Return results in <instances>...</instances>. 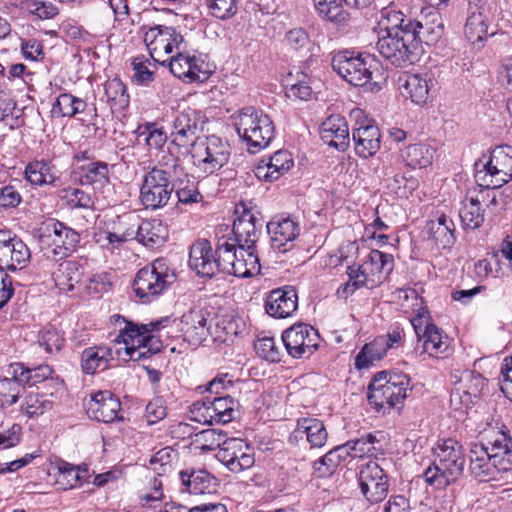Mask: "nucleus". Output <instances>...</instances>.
Returning a JSON list of instances; mask_svg holds the SVG:
<instances>
[{"mask_svg": "<svg viewBox=\"0 0 512 512\" xmlns=\"http://www.w3.org/2000/svg\"><path fill=\"white\" fill-rule=\"evenodd\" d=\"M208 14L219 20H227L237 13V0H203Z\"/></svg>", "mask_w": 512, "mask_h": 512, "instance_id": "obj_61", "label": "nucleus"}, {"mask_svg": "<svg viewBox=\"0 0 512 512\" xmlns=\"http://www.w3.org/2000/svg\"><path fill=\"white\" fill-rule=\"evenodd\" d=\"M80 242V235L64 223L50 219L45 224V232L41 236L42 248L45 255L65 258L71 255Z\"/></svg>", "mask_w": 512, "mask_h": 512, "instance_id": "obj_12", "label": "nucleus"}, {"mask_svg": "<svg viewBox=\"0 0 512 512\" xmlns=\"http://www.w3.org/2000/svg\"><path fill=\"white\" fill-rule=\"evenodd\" d=\"M410 322L418 340L422 341L423 352L434 358H445L451 353L449 337L430 321L427 307H421Z\"/></svg>", "mask_w": 512, "mask_h": 512, "instance_id": "obj_10", "label": "nucleus"}, {"mask_svg": "<svg viewBox=\"0 0 512 512\" xmlns=\"http://www.w3.org/2000/svg\"><path fill=\"white\" fill-rule=\"evenodd\" d=\"M240 138L246 144L247 150L252 153H258L266 148L274 137V130H237Z\"/></svg>", "mask_w": 512, "mask_h": 512, "instance_id": "obj_52", "label": "nucleus"}, {"mask_svg": "<svg viewBox=\"0 0 512 512\" xmlns=\"http://www.w3.org/2000/svg\"><path fill=\"white\" fill-rule=\"evenodd\" d=\"M282 342L290 356L306 358L318 349L320 336L311 325L296 323L282 333Z\"/></svg>", "mask_w": 512, "mask_h": 512, "instance_id": "obj_17", "label": "nucleus"}, {"mask_svg": "<svg viewBox=\"0 0 512 512\" xmlns=\"http://www.w3.org/2000/svg\"><path fill=\"white\" fill-rule=\"evenodd\" d=\"M267 231L271 237V247L284 253L292 247L299 236V223L290 216L278 215L267 223Z\"/></svg>", "mask_w": 512, "mask_h": 512, "instance_id": "obj_25", "label": "nucleus"}, {"mask_svg": "<svg viewBox=\"0 0 512 512\" xmlns=\"http://www.w3.org/2000/svg\"><path fill=\"white\" fill-rule=\"evenodd\" d=\"M79 177L82 185L101 188L109 181V169L105 162H93L80 168Z\"/></svg>", "mask_w": 512, "mask_h": 512, "instance_id": "obj_47", "label": "nucleus"}, {"mask_svg": "<svg viewBox=\"0 0 512 512\" xmlns=\"http://www.w3.org/2000/svg\"><path fill=\"white\" fill-rule=\"evenodd\" d=\"M308 76L304 73L297 72V79L293 81V74L289 73L286 77V95L289 98H295L307 101L311 98L313 91L308 83Z\"/></svg>", "mask_w": 512, "mask_h": 512, "instance_id": "obj_56", "label": "nucleus"}, {"mask_svg": "<svg viewBox=\"0 0 512 512\" xmlns=\"http://www.w3.org/2000/svg\"><path fill=\"white\" fill-rule=\"evenodd\" d=\"M207 313L202 309H191L184 313L180 319L170 320L165 318L158 322H151V329L147 325H138L123 318L125 326L120 329L115 338V353L124 360L140 361L160 352L162 342L160 337L163 332L168 336L173 328L181 332L184 341L191 345H199L209 335L207 325Z\"/></svg>", "mask_w": 512, "mask_h": 512, "instance_id": "obj_1", "label": "nucleus"}, {"mask_svg": "<svg viewBox=\"0 0 512 512\" xmlns=\"http://www.w3.org/2000/svg\"><path fill=\"white\" fill-rule=\"evenodd\" d=\"M25 176L33 185L52 184L56 179L49 164L43 161L30 163L26 167Z\"/></svg>", "mask_w": 512, "mask_h": 512, "instance_id": "obj_57", "label": "nucleus"}, {"mask_svg": "<svg viewBox=\"0 0 512 512\" xmlns=\"http://www.w3.org/2000/svg\"><path fill=\"white\" fill-rule=\"evenodd\" d=\"M340 452H346L344 445L335 447L314 463V469L319 477L330 475L336 470L342 462Z\"/></svg>", "mask_w": 512, "mask_h": 512, "instance_id": "obj_60", "label": "nucleus"}, {"mask_svg": "<svg viewBox=\"0 0 512 512\" xmlns=\"http://www.w3.org/2000/svg\"><path fill=\"white\" fill-rule=\"evenodd\" d=\"M399 92L405 99L416 105H424L430 99L432 79L420 74H406L399 77Z\"/></svg>", "mask_w": 512, "mask_h": 512, "instance_id": "obj_31", "label": "nucleus"}, {"mask_svg": "<svg viewBox=\"0 0 512 512\" xmlns=\"http://www.w3.org/2000/svg\"><path fill=\"white\" fill-rule=\"evenodd\" d=\"M86 102L81 98L75 97L69 93L60 94L52 106V113L56 116H74L84 111Z\"/></svg>", "mask_w": 512, "mask_h": 512, "instance_id": "obj_51", "label": "nucleus"}, {"mask_svg": "<svg viewBox=\"0 0 512 512\" xmlns=\"http://www.w3.org/2000/svg\"><path fill=\"white\" fill-rule=\"evenodd\" d=\"M120 401L110 391H98L87 403L90 418L103 423H112L120 419Z\"/></svg>", "mask_w": 512, "mask_h": 512, "instance_id": "obj_29", "label": "nucleus"}, {"mask_svg": "<svg viewBox=\"0 0 512 512\" xmlns=\"http://www.w3.org/2000/svg\"><path fill=\"white\" fill-rule=\"evenodd\" d=\"M53 402L45 395L30 393L21 403V411L29 418H34L43 415L51 410Z\"/></svg>", "mask_w": 512, "mask_h": 512, "instance_id": "obj_55", "label": "nucleus"}, {"mask_svg": "<svg viewBox=\"0 0 512 512\" xmlns=\"http://www.w3.org/2000/svg\"><path fill=\"white\" fill-rule=\"evenodd\" d=\"M182 486L190 494H204L210 490L214 478L205 470L181 471Z\"/></svg>", "mask_w": 512, "mask_h": 512, "instance_id": "obj_43", "label": "nucleus"}, {"mask_svg": "<svg viewBox=\"0 0 512 512\" xmlns=\"http://www.w3.org/2000/svg\"><path fill=\"white\" fill-rule=\"evenodd\" d=\"M485 448L504 478L512 472V437L506 431H491Z\"/></svg>", "mask_w": 512, "mask_h": 512, "instance_id": "obj_28", "label": "nucleus"}, {"mask_svg": "<svg viewBox=\"0 0 512 512\" xmlns=\"http://www.w3.org/2000/svg\"><path fill=\"white\" fill-rule=\"evenodd\" d=\"M168 66L175 77L187 83L204 82L212 73L210 64L202 55L184 54L181 50H177V55L170 58Z\"/></svg>", "mask_w": 512, "mask_h": 512, "instance_id": "obj_19", "label": "nucleus"}, {"mask_svg": "<svg viewBox=\"0 0 512 512\" xmlns=\"http://www.w3.org/2000/svg\"><path fill=\"white\" fill-rule=\"evenodd\" d=\"M483 193L475 188L467 191L460 203L459 217L464 229H477L484 222Z\"/></svg>", "mask_w": 512, "mask_h": 512, "instance_id": "obj_33", "label": "nucleus"}, {"mask_svg": "<svg viewBox=\"0 0 512 512\" xmlns=\"http://www.w3.org/2000/svg\"><path fill=\"white\" fill-rule=\"evenodd\" d=\"M236 213H240V215L233 223L234 241L238 247H256L255 244L262 229L261 219L251 210H248L245 205L238 206Z\"/></svg>", "mask_w": 512, "mask_h": 512, "instance_id": "obj_23", "label": "nucleus"}, {"mask_svg": "<svg viewBox=\"0 0 512 512\" xmlns=\"http://www.w3.org/2000/svg\"><path fill=\"white\" fill-rule=\"evenodd\" d=\"M32 371L21 363L11 364L7 376L0 379V402L2 406L16 403L25 384H30Z\"/></svg>", "mask_w": 512, "mask_h": 512, "instance_id": "obj_24", "label": "nucleus"}, {"mask_svg": "<svg viewBox=\"0 0 512 512\" xmlns=\"http://www.w3.org/2000/svg\"><path fill=\"white\" fill-rule=\"evenodd\" d=\"M387 352V343L379 337L364 345L355 359V366L358 369L368 368L374 361L384 357Z\"/></svg>", "mask_w": 512, "mask_h": 512, "instance_id": "obj_48", "label": "nucleus"}, {"mask_svg": "<svg viewBox=\"0 0 512 512\" xmlns=\"http://www.w3.org/2000/svg\"><path fill=\"white\" fill-rule=\"evenodd\" d=\"M469 470L481 482L501 481L504 477L493 463L491 455L483 444L473 443L469 450Z\"/></svg>", "mask_w": 512, "mask_h": 512, "instance_id": "obj_27", "label": "nucleus"}, {"mask_svg": "<svg viewBox=\"0 0 512 512\" xmlns=\"http://www.w3.org/2000/svg\"><path fill=\"white\" fill-rule=\"evenodd\" d=\"M65 342L64 333L54 325L45 326L38 334V344L46 353L59 352Z\"/></svg>", "mask_w": 512, "mask_h": 512, "instance_id": "obj_54", "label": "nucleus"}, {"mask_svg": "<svg viewBox=\"0 0 512 512\" xmlns=\"http://www.w3.org/2000/svg\"><path fill=\"white\" fill-rule=\"evenodd\" d=\"M360 489L370 503L382 501L388 493V480L383 469L374 461L364 465L359 473Z\"/></svg>", "mask_w": 512, "mask_h": 512, "instance_id": "obj_22", "label": "nucleus"}, {"mask_svg": "<svg viewBox=\"0 0 512 512\" xmlns=\"http://www.w3.org/2000/svg\"><path fill=\"white\" fill-rule=\"evenodd\" d=\"M318 15L338 26L347 25L351 15L345 9L348 0H313Z\"/></svg>", "mask_w": 512, "mask_h": 512, "instance_id": "obj_39", "label": "nucleus"}, {"mask_svg": "<svg viewBox=\"0 0 512 512\" xmlns=\"http://www.w3.org/2000/svg\"><path fill=\"white\" fill-rule=\"evenodd\" d=\"M108 224L124 243L137 239L139 217L134 213L119 216Z\"/></svg>", "mask_w": 512, "mask_h": 512, "instance_id": "obj_49", "label": "nucleus"}, {"mask_svg": "<svg viewBox=\"0 0 512 512\" xmlns=\"http://www.w3.org/2000/svg\"><path fill=\"white\" fill-rule=\"evenodd\" d=\"M237 334L236 324L230 318L217 317L214 325L209 324V335L215 341L226 342Z\"/></svg>", "mask_w": 512, "mask_h": 512, "instance_id": "obj_62", "label": "nucleus"}, {"mask_svg": "<svg viewBox=\"0 0 512 512\" xmlns=\"http://www.w3.org/2000/svg\"><path fill=\"white\" fill-rule=\"evenodd\" d=\"M409 390L410 379L407 375L382 371L369 384L367 398L377 412L387 413L407 397Z\"/></svg>", "mask_w": 512, "mask_h": 512, "instance_id": "obj_4", "label": "nucleus"}, {"mask_svg": "<svg viewBox=\"0 0 512 512\" xmlns=\"http://www.w3.org/2000/svg\"><path fill=\"white\" fill-rule=\"evenodd\" d=\"M298 308V296L291 286H285L270 292L265 309L274 318H287Z\"/></svg>", "mask_w": 512, "mask_h": 512, "instance_id": "obj_30", "label": "nucleus"}, {"mask_svg": "<svg viewBox=\"0 0 512 512\" xmlns=\"http://www.w3.org/2000/svg\"><path fill=\"white\" fill-rule=\"evenodd\" d=\"M83 276L84 266L75 260L61 262L52 274L56 287L62 292L73 291L81 283Z\"/></svg>", "mask_w": 512, "mask_h": 512, "instance_id": "obj_35", "label": "nucleus"}, {"mask_svg": "<svg viewBox=\"0 0 512 512\" xmlns=\"http://www.w3.org/2000/svg\"><path fill=\"white\" fill-rule=\"evenodd\" d=\"M407 31L381 34L376 43L379 54L395 67H407L415 63L421 54L420 36L414 27L418 24H408Z\"/></svg>", "mask_w": 512, "mask_h": 512, "instance_id": "obj_3", "label": "nucleus"}, {"mask_svg": "<svg viewBox=\"0 0 512 512\" xmlns=\"http://www.w3.org/2000/svg\"><path fill=\"white\" fill-rule=\"evenodd\" d=\"M453 388L450 401L455 408H466L474 404V400L481 394L485 385L484 378L474 371L464 370L451 375Z\"/></svg>", "mask_w": 512, "mask_h": 512, "instance_id": "obj_18", "label": "nucleus"}, {"mask_svg": "<svg viewBox=\"0 0 512 512\" xmlns=\"http://www.w3.org/2000/svg\"><path fill=\"white\" fill-rule=\"evenodd\" d=\"M432 452L433 461L424 470L423 478L435 489H444L463 474L466 464L465 450L460 442L448 438L437 441Z\"/></svg>", "mask_w": 512, "mask_h": 512, "instance_id": "obj_2", "label": "nucleus"}, {"mask_svg": "<svg viewBox=\"0 0 512 512\" xmlns=\"http://www.w3.org/2000/svg\"><path fill=\"white\" fill-rule=\"evenodd\" d=\"M88 476L87 467L73 466L67 462L58 465L56 484L63 490L78 487Z\"/></svg>", "mask_w": 512, "mask_h": 512, "instance_id": "obj_45", "label": "nucleus"}, {"mask_svg": "<svg viewBox=\"0 0 512 512\" xmlns=\"http://www.w3.org/2000/svg\"><path fill=\"white\" fill-rule=\"evenodd\" d=\"M191 154L194 164L204 173L212 174L224 166L229 159L228 144L216 136L197 139Z\"/></svg>", "mask_w": 512, "mask_h": 512, "instance_id": "obj_15", "label": "nucleus"}, {"mask_svg": "<svg viewBox=\"0 0 512 512\" xmlns=\"http://www.w3.org/2000/svg\"><path fill=\"white\" fill-rule=\"evenodd\" d=\"M151 62L145 56H137L132 61L133 75L132 81L148 86L154 79V71L150 69Z\"/></svg>", "mask_w": 512, "mask_h": 512, "instance_id": "obj_63", "label": "nucleus"}, {"mask_svg": "<svg viewBox=\"0 0 512 512\" xmlns=\"http://www.w3.org/2000/svg\"><path fill=\"white\" fill-rule=\"evenodd\" d=\"M256 353L270 362H278L281 359V350L273 337L264 336L255 342Z\"/></svg>", "mask_w": 512, "mask_h": 512, "instance_id": "obj_64", "label": "nucleus"}, {"mask_svg": "<svg viewBox=\"0 0 512 512\" xmlns=\"http://www.w3.org/2000/svg\"><path fill=\"white\" fill-rule=\"evenodd\" d=\"M435 150L426 144H415L407 147L403 155L407 165L412 168H425L432 164Z\"/></svg>", "mask_w": 512, "mask_h": 512, "instance_id": "obj_50", "label": "nucleus"}, {"mask_svg": "<svg viewBox=\"0 0 512 512\" xmlns=\"http://www.w3.org/2000/svg\"><path fill=\"white\" fill-rule=\"evenodd\" d=\"M28 246L10 230H0V269L22 270L30 262Z\"/></svg>", "mask_w": 512, "mask_h": 512, "instance_id": "obj_20", "label": "nucleus"}, {"mask_svg": "<svg viewBox=\"0 0 512 512\" xmlns=\"http://www.w3.org/2000/svg\"><path fill=\"white\" fill-rule=\"evenodd\" d=\"M380 137L379 130H353L357 154L363 158L373 156L380 148Z\"/></svg>", "mask_w": 512, "mask_h": 512, "instance_id": "obj_46", "label": "nucleus"}, {"mask_svg": "<svg viewBox=\"0 0 512 512\" xmlns=\"http://www.w3.org/2000/svg\"><path fill=\"white\" fill-rule=\"evenodd\" d=\"M189 266L201 277L211 278L221 271L220 257L213 253L211 243L206 239H200L191 246Z\"/></svg>", "mask_w": 512, "mask_h": 512, "instance_id": "obj_26", "label": "nucleus"}, {"mask_svg": "<svg viewBox=\"0 0 512 512\" xmlns=\"http://www.w3.org/2000/svg\"><path fill=\"white\" fill-rule=\"evenodd\" d=\"M216 254L220 257L221 271L239 278L252 277L260 273L261 265L256 247H238L231 239L219 240Z\"/></svg>", "mask_w": 512, "mask_h": 512, "instance_id": "obj_7", "label": "nucleus"}, {"mask_svg": "<svg viewBox=\"0 0 512 512\" xmlns=\"http://www.w3.org/2000/svg\"><path fill=\"white\" fill-rule=\"evenodd\" d=\"M416 24L418 27H414V30L420 36V43L423 39L427 43L437 41L444 32V23L438 11L429 12L424 21L416 20Z\"/></svg>", "mask_w": 512, "mask_h": 512, "instance_id": "obj_44", "label": "nucleus"}, {"mask_svg": "<svg viewBox=\"0 0 512 512\" xmlns=\"http://www.w3.org/2000/svg\"><path fill=\"white\" fill-rule=\"evenodd\" d=\"M292 155L285 150H278L269 159H262L254 169L259 180L275 181L286 174L293 166Z\"/></svg>", "mask_w": 512, "mask_h": 512, "instance_id": "obj_32", "label": "nucleus"}, {"mask_svg": "<svg viewBox=\"0 0 512 512\" xmlns=\"http://www.w3.org/2000/svg\"><path fill=\"white\" fill-rule=\"evenodd\" d=\"M93 238L95 243L102 250L111 254L118 252L125 244L123 240L117 234H115L109 224H107L105 228H99L98 231L94 233Z\"/></svg>", "mask_w": 512, "mask_h": 512, "instance_id": "obj_58", "label": "nucleus"}, {"mask_svg": "<svg viewBox=\"0 0 512 512\" xmlns=\"http://www.w3.org/2000/svg\"><path fill=\"white\" fill-rule=\"evenodd\" d=\"M101 99L105 100L113 113L124 110L130 102L126 86L118 78L109 79L104 83V95Z\"/></svg>", "mask_w": 512, "mask_h": 512, "instance_id": "obj_41", "label": "nucleus"}, {"mask_svg": "<svg viewBox=\"0 0 512 512\" xmlns=\"http://www.w3.org/2000/svg\"><path fill=\"white\" fill-rule=\"evenodd\" d=\"M479 191L483 193V203L496 211L505 209L512 201V190L509 188L499 191L497 188L493 187H480Z\"/></svg>", "mask_w": 512, "mask_h": 512, "instance_id": "obj_59", "label": "nucleus"}, {"mask_svg": "<svg viewBox=\"0 0 512 512\" xmlns=\"http://www.w3.org/2000/svg\"><path fill=\"white\" fill-rule=\"evenodd\" d=\"M168 237L167 225L159 219L141 221L139 219L137 240L146 247H159Z\"/></svg>", "mask_w": 512, "mask_h": 512, "instance_id": "obj_37", "label": "nucleus"}, {"mask_svg": "<svg viewBox=\"0 0 512 512\" xmlns=\"http://www.w3.org/2000/svg\"><path fill=\"white\" fill-rule=\"evenodd\" d=\"M169 267L165 259H156L141 268L133 281V290L143 302H150L167 287L170 278Z\"/></svg>", "mask_w": 512, "mask_h": 512, "instance_id": "obj_11", "label": "nucleus"}, {"mask_svg": "<svg viewBox=\"0 0 512 512\" xmlns=\"http://www.w3.org/2000/svg\"><path fill=\"white\" fill-rule=\"evenodd\" d=\"M393 265L391 254L371 250L361 265L348 267L349 281L345 284L344 291L353 293L360 287H377L392 272Z\"/></svg>", "mask_w": 512, "mask_h": 512, "instance_id": "obj_6", "label": "nucleus"}, {"mask_svg": "<svg viewBox=\"0 0 512 512\" xmlns=\"http://www.w3.org/2000/svg\"><path fill=\"white\" fill-rule=\"evenodd\" d=\"M239 404L229 395L207 397L193 404L194 419L204 424H227L238 417Z\"/></svg>", "mask_w": 512, "mask_h": 512, "instance_id": "obj_14", "label": "nucleus"}, {"mask_svg": "<svg viewBox=\"0 0 512 512\" xmlns=\"http://www.w3.org/2000/svg\"><path fill=\"white\" fill-rule=\"evenodd\" d=\"M222 445L216 457L229 471L240 473L254 465L253 449L243 439L228 438L224 440Z\"/></svg>", "mask_w": 512, "mask_h": 512, "instance_id": "obj_21", "label": "nucleus"}, {"mask_svg": "<svg viewBox=\"0 0 512 512\" xmlns=\"http://www.w3.org/2000/svg\"><path fill=\"white\" fill-rule=\"evenodd\" d=\"M143 40L147 46L150 57L161 65H166L167 60L163 56L171 54L174 50H181L183 36L170 26L155 25L141 28Z\"/></svg>", "mask_w": 512, "mask_h": 512, "instance_id": "obj_13", "label": "nucleus"}, {"mask_svg": "<svg viewBox=\"0 0 512 512\" xmlns=\"http://www.w3.org/2000/svg\"><path fill=\"white\" fill-rule=\"evenodd\" d=\"M381 15L378 22L381 34L407 31L408 24L416 23V20L406 18L405 15L393 6L381 8Z\"/></svg>", "mask_w": 512, "mask_h": 512, "instance_id": "obj_42", "label": "nucleus"}, {"mask_svg": "<svg viewBox=\"0 0 512 512\" xmlns=\"http://www.w3.org/2000/svg\"><path fill=\"white\" fill-rule=\"evenodd\" d=\"M182 170L178 161L173 159L171 164L166 163L149 171L140 189L142 204L151 209L165 206L174 190L172 179L178 177Z\"/></svg>", "mask_w": 512, "mask_h": 512, "instance_id": "obj_5", "label": "nucleus"}, {"mask_svg": "<svg viewBox=\"0 0 512 512\" xmlns=\"http://www.w3.org/2000/svg\"><path fill=\"white\" fill-rule=\"evenodd\" d=\"M493 20L492 5L487 0H469L464 25L467 40L478 47L489 36V26ZM494 35V32L490 33Z\"/></svg>", "mask_w": 512, "mask_h": 512, "instance_id": "obj_16", "label": "nucleus"}, {"mask_svg": "<svg viewBox=\"0 0 512 512\" xmlns=\"http://www.w3.org/2000/svg\"><path fill=\"white\" fill-rule=\"evenodd\" d=\"M234 128H269L273 121L263 110L252 106L244 107L230 116Z\"/></svg>", "mask_w": 512, "mask_h": 512, "instance_id": "obj_38", "label": "nucleus"}, {"mask_svg": "<svg viewBox=\"0 0 512 512\" xmlns=\"http://www.w3.org/2000/svg\"><path fill=\"white\" fill-rule=\"evenodd\" d=\"M378 444L379 441L376 436L369 433L361 436L358 439L348 441L343 445L346 448V451H349V449L353 451V457L363 458L376 455V453L380 450V448L377 446Z\"/></svg>", "mask_w": 512, "mask_h": 512, "instance_id": "obj_53", "label": "nucleus"}, {"mask_svg": "<svg viewBox=\"0 0 512 512\" xmlns=\"http://www.w3.org/2000/svg\"><path fill=\"white\" fill-rule=\"evenodd\" d=\"M113 359L112 347L104 345L88 347L81 353V368L85 374L93 375L108 369Z\"/></svg>", "mask_w": 512, "mask_h": 512, "instance_id": "obj_34", "label": "nucleus"}, {"mask_svg": "<svg viewBox=\"0 0 512 512\" xmlns=\"http://www.w3.org/2000/svg\"><path fill=\"white\" fill-rule=\"evenodd\" d=\"M455 225L452 219L445 214L438 215L426 225V233L435 244L443 249L455 243Z\"/></svg>", "mask_w": 512, "mask_h": 512, "instance_id": "obj_36", "label": "nucleus"}, {"mask_svg": "<svg viewBox=\"0 0 512 512\" xmlns=\"http://www.w3.org/2000/svg\"><path fill=\"white\" fill-rule=\"evenodd\" d=\"M333 70L345 81L354 86H364L372 79L377 62L367 53L344 50L332 57Z\"/></svg>", "mask_w": 512, "mask_h": 512, "instance_id": "obj_8", "label": "nucleus"}, {"mask_svg": "<svg viewBox=\"0 0 512 512\" xmlns=\"http://www.w3.org/2000/svg\"><path fill=\"white\" fill-rule=\"evenodd\" d=\"M475 180L479 187L500 188L512 180V147L509 145L496 146L477 169Z\"/></svg>", "mask_w": 512, "mask_h": 512, "instance_id": "obj_9", "label": "nucleus"}, {"mask_svg": "<svg viewBox=\"0 0 512 512\" xmlns=\"http://www.w3.org/2000/svg\"><path fill=\"white\" fill-rule=\"evenodd\" d=\"M296 437L305 435L311 447L325 445L328 434L323 422L317 418H301L297 421Z\"/></svg>", "mask_w": 512, "mask_h": 512, "instance_id": "obj_40", "label": "nucleus"}]
</instances>
